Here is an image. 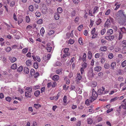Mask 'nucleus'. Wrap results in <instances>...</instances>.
<instances>
[{"instance_id":"nucleus-1","label":"nucleus","mask_w":126,"mask_h":126,"mask_svg":"<svg viewBox=\"0 0 126 126\" xmlns=\"http://www.w3.org/2000/svg\"><path fill=\"white\" fill-rule=\"evenodd\" d=\"M114 20L111 17H110L109 18H108L105 24V27H110L111 23H113V22Z\"/></svg>"},{"instance_id":"nucleus-2","label":"nucleus","mask_w":126,"mask_h":126,"mask_svg":"<svg viewBox=\"0 0 126 126\" xmlns=\"http://www.w3.org/2000/svg\"><path fill=\"white\" fill-rule=\"evenodd\" d=\"M97 96V94L94 91V89L92 90V99L90 101L91 102H93L94 100H95Z\"/></svg>"},{"instance_id":"nucleus-3","label":"nucleus","mask_w":126,"mask_h":126,"mask_svg":"<svg viewBox=\"0 0 126 126\" xmlns=\"http://www.w3.org/2000/svg\"><path fill=\"white\" fill-rule=\"evenodd\" d=\"M77 75V77L76 78V81L77 83H79V81L81 80L82 76L79 73H78Z\"/></svg>"},{"instance_id":"nucleus-4","label":"nucleus","mask_w":126,"mask_h":126,"mask_svg":"<svg viewBox=\"0 0 126 126\" xmlns=\"http://www.w3.org/2000/svg\"><path fill=\"white\" fill-rule=\"evenodd\" d=\"M51 57V54H48L47 56H45L43 57V61L45 62H47L48 60L50 59Z\"/></svg>"},{"instance_id":"nucleus-5","label":"nucleus","mask_w":126,"mask_h":126,"mask_svg":"<svg viewBox=\"0 0 126 126\" xmlns=\"http://www.w3.org/2000/svg\"><path fill=\"white\" fill-rule=\"evenodd\" d=\"M93 106L91 105L88 107V108L89 109L88 111L89 112H91V113H92L95 112V110L93 108Z\"/></svg>"},{"instance_id":"nucleus-6","label":"nucleus","mask_w":126,"mask_h":126,"mask_svg":"<svg viewBox=\"0 0 126 126\" xmlns=\"http://www.w3.org/2000/svg\"><path fill=\"white\" fill-rule=\"evenodd\" d=\"M94 75V74L93 73V71L92 69L90 70L88 73V75L89 77H93Z\"/></svg>"},{"instance_id":"nucleus-7","label":"nucleus","mask_w":126,"mask_h":126,"mask_svg":"<svg viewBox=\"0 0 126 126\" xmlns=\"http://www.w3.org/2000/svg\"><path fill=\"white\" fill-rule=\"evenodd\" d=\"M105 90V88L103 87H102V89H99L97 91V94L99 95H101L103 94V91Z\"/></svg>"},{"instance_id":"nucleus-8","label":"nucleus","mask_w":126,"mask_h":126,"mask_svg":"<svg viewBox=\"0 0 126 126\" xmlns=\"http://www.w3.org/2000/svg\"><path fill=\"white\" fill-rule=\"evenodd\" d=\"M32 57L34 60L36 61V60L38 62H40L41 60L39 56H37L35 57L34 56H32Z\"/></svg>"},{"instance_id":"nucleus-9","label":"nucleus","mask_w":126,"mask_h":126,"mask_svg":"<svg viewBox=\"0 0 126 126\" xmlns=\"http://www.w3.org/2000/svg\"><path fill=\"white\" fill-rule=\"evenodd\" d=\"M31 93L30 92L26 91L25 93V97L27 98L31 97L32 96Z\"/></svg>"},{"instance_id":"nucleus-10","label":"nucleus","mask_w":126,"mask_h":126,"mask_svg":"<svg viewBox=\"0 0 126 126\" xmlns=\"http://www.w3.org/2000/svg\"><path fill=\"white\" fill-rule=\"evenodd\" d=\"M102 67L100 66H98L95 67L94 68V70L95 71L97 72H99L101 70Z\"/></svg>"},{"instance_id":"nucleus-11","label":"nucleus","mask_w":126,"mask_h":126,"mask_svg":"<svg viewBox=\"0 0 126 126\" xmlns=\"http://www.w3.org/2000/svg\"><path fill=\"white\" fill-rule=\"evenodd\" d=\"M59 79V76L57 75H55L53 76L52 79L55 81H57Z\"/></svg>"},{"instance_id":"nucleus-12","label":"nucleus","mask_w":126,"mask_h":126,"mask_svg":"<svg viewBox=\"0 0 126 126\" xmlns=\"http://www.w3.org/2000/svg\"><path fill=\"white\" fill-rule=\"evenodd\" d=\"M113 31L112 29H110L108 30L107 34L108 35H111L113 33Z\"/></svg>"},{"instance_id":"nucleus-13","label":"nucleus","mask_w":126,"mask_h":126,"mask_svg":"<svg viewBox=\"0 0 126 126\" xmlns=\"http://www.w3.org/2000/svg\"><path fill=\"white\" fill-rule=\"evenodd\" d=\"M55 19L56 20H58L60 16L59 14L58 13H56L54 15Z\"/></svg>"},{"instance_id":"nucleus-14","label":"nucleus","mask_w":126,"mask_h":126,"mask_svg":"<svg viewBox=\"0 0 126 126\" xmlns=\"http://www.w3.org/2000/svg\"><path fill=\"white\" fill-rule=\"evenodd\" d=\"M107 47L106 46H102L100 47V50L102 51H105L106 50Z\"/></svg>"},{"instance_id":"nucleus-15","label":"nucleus","mask_w":126,"mask_h":126,"mask_svg":"<svg viewBox=\"0 0 126 126\" xmlns=\"http://www.w3.org/2000/svg\"><path fill=\"white\" fill-rule=\"evenodd\" d=\"M69 55H70V53H65L63 55V56L62 57V54H61V58L62 59L63 58L64 59H65V57H66L67 56H69Z\"/></svg>"},{"instance_id":"nucleus-16","label":"nucleus","mask_w":126,"mask_h":126,"mask_svg":"<svg viewBox=\"0 0 126 126\" xmlns=\"http://www.w3.org/2000/svg\"><path fill=\"white\" fill-rule=\"evenodd\" d=\"M17 68V64L15 63L13 64L11 67V68L13 70L16 69Z\"/></svg>"},{"instance_id":"nucleus-17","label":"nucleus","mask_w":126,"mask_h":126,"mask_svg":"<svg viewBox=\"0 0 126 126\" xmlns=\"http://www.w3.org/2000/svg\"><path fill=\"white\" fill-rule=\"evenodd\" d=\"M48 9L46 7H45L42 10V13L44 14H45L47 13L48 11Z\"/></svg>"},{"instance_id":"nucleus-18","label":"nucleus","mask_w":126,"mask_h":126,"mask_svg":"<svg viewBox=\"0 0 126 126\" xmlns=\"http://www.w3.org/2000/svg\"><path fill=\"white\" fill-rule=\"evenodd\" d=\"M32 61L31 60H28L26 62V64L28 66H30L31 64Z\"/></svg>"},{"instance_id":"nucleus-19","label":"nucleus","mask_w":126,"mask_h":126,"mask_svg":"<svg viewBox=\"0 0 126 126\" xmlns=\"http://www.w3.org/2000/svg\"><path fill=\"white\" fill-rule=\"evenodd\" d=\"M9 59L12 63H14L16 60V58L14 57H10L9 58Z\"/></svg>"},{"instance_id":"nucleus-20","label":"nucleus","mask_w":126,"mask_h":126,"mask_svg":"<svg viewBox=\"0 0 126 126\" xmlns=\"http://www.w3.org/2000/svg\"><path fill=\"white\" fill-rule=\"evenodd\" d=\"M116 63L115 62H112L111 64V67L112 69H114L115 67L116 66Z\"/></svg>"},{"instance_id":"nucleus-21","label":"nucleus","mask_w":126,"mask_h":126,"mask_svg":"<svg viewBox=\"0 0 126 126\" xmlns=\"http://www.w3.org/2000/svg\"><path fill=\"white\" fill-rule=\"evenodd\" d=\"M119 97H115L114 98L111 99L110 101V102H112L114 101H115L119 99Z\"/></svg>"},{"instance_id":"nucleus-22","label":"nucleus","mask_w":126,"mask_h":126,"mask_svg":"<svg viewBox=\"0 0 126 126\" xmlns=\"http://www.w3.org/2000/svg\"><path fill=\"white\" fill-rule=\"evenodd\" d=\"M87 122L88 124H91L93 123V120L92 118H89L87 119Z\"/></svg>"},{"instance_id":"nucleus-23","label":"nucleus","mask_w":126,"mask_h":126,"mask_svg":"<svg viewBox=\"0 0 126 126\" xmlns=\"http://www.w3.org/2000/svg\"><path fill=\"white\" fill-rule=\"evenodd\" d=\"M45 32V31L44 28L43 27L40 30V33L41 36H43Z\"/></svg>"},{"instance_id":"nucleus-24","label":"nucleus","mask_w":126,"mask_h":126,"mask_svg":"<svg viewBox=\"0 0 126 126\" xmlns=\"http://www.w3.org/2000/svg\"><path fill=\"white\" fill-rule=\"evenodd\" d=\"M27 92H32V88L31 87H26L25 89Z\"/></svg>"},{"instance_id":"nucleus-25","label":"nucleus","mask_w":126,"mask_h":126,"mask_svg":"<svg viewBox=\"0 0 126 126\" xmlns=\"http://www.w3.org/2000/svg\"><path fill=\"white\" fill-rule=\"evenodd\" d=\"M110 65L108 63H105L104 65V68L106 69H109L110 68Z\"/></svg>"},{"instance_id":"nucleus-26","label":"nucleus","mask_w":126,"mask_h":126,"mask_svg":"<svg viewBox=\"0 0 126 126\" xmlns=\"http://www.w3.org/2000/svg\"><path fill=\"white\" fill-rule=\"evenodd\" d=\"M120 30L123 33H126V29L125 28L123 27L120 28Z\"/></svg>"},{"instance_id":"nucleus-27","label":"nucleus","mask_w":126,"mask_h":126,"mask_svg":"<svg viewBox=\"0 0 126 126\" xmlns=\"http://www.w3.org/2000/svg\"><path fill=\"white\" fill-rule=\"evenodd\" d=\"M24 72L26 74H28L29 72L28 68L26 67H24Z\"/></svg>"},{"instance_id":"nucleus-28","label":"nucleus","mask_w":126,"mask_h":126,"mask_svg":"<svg viewBox=\"0 0 126 126\" xmlns=\"http://www.w3.org/2000/svg\"><path fill=\"white\" fill-rule=\"evenodd\" d=\"M88 55L89 59H91L92 57V53L91 51H89L88 52Z\"/></svg>"},{"instance_id":"nucleus-29","label":"nucleus","mask_w":126,"mask_h":126,"mask_svg":"<svg viewBox=\"0 0 126 126\" xmlns=\"http://www.w3.org/2000/svg\"><path fill=\"white\" fill-rule=\"evenodd\" d=\"M123 35L122 33H121V32L119 33V34L118 38V39L120 40L122 39L123 38Z\"/></svg>"},{"instance_id":"nucleus-30","label":"nucleus","mask_w":126,"mask_h":126,"mask_svg":"<svg viewBox=\"0 0 126 126\" xmlns=\"http://www.w3.org/2000/svg\"><path fill=\"white\" fill-rule=\"evenodd\" d=\"M40 92L39 91H37L34 93V94L35 96L37 97L40 94Z\"/></svg>"},{"instance_id":"nucleus-31","label":"nucleus","mask_w":126,"mask_h":126,"mask_svg":"<svg viewBox=\"0 0 126 126\" xmlns=\"http://www.w3.org/2000/svg\"><path fill=\"white\" fill-rule=\"evenodd\" d=\"M43 22V20L42 19H39L37 21V23L38 24H41Z\"/></svg>"},{"instance_id":"nucleus-32","label":"nucleus","mask_w":126,"mask_h":126,"mask_svg":"<svg viewBox=\"0 0 126 126\" xmlns=\"http://www.w3.org/2000/svg\"><path fill=\"white\" fill-rule=\"evenodd\" d=\"M122 45L123 47H126V40L123 41L122 42Z\"/></svg>"},{"instance_id":"nucleus-33","label":"nucleus","mask_w":126,"mask_h":126,"mask_svg":"<svg viewBox=\"0 0 126 126\" xmlns=\"http://www.w3.org/2000/svg\"><path fill=\"white\" fill-rule=\"evenodd\" d=\"M79 43L81 45H83V42L82 39V38H80L79 40Z\"/></svg>"},{"instance_id":"nucleus-34","label":"nucleus","mask_w":126,"mask_h":126,"mask_svg":"<svg viewBox=\"0 0 126 126\" xmlns=\"http://www.w3.org/2000/svg\"><path fill=\"white\" fill-rule=\"evenodd\" d=\"M23 20V19L21 17H19L18 20V25L21 23Z\"/></svg>"},{"instance_id":"nucleus-35","label":"nucleus","mask_w":126,"mask_h":126,"mask_svg":"<svg viewBox=\"0 0 126 126\" xmlns=\"http://www.w3.org/2000/svg\"><path fill=\"white\" fill-rule=\"evenodd\" d=\"M61 65V63L59 62H57L54 64L55 66H60Z\"/></svg>"},{"instance_id":"nucleus-36","label":"nucleus","mask_w":126,"mask_h":126,"mask_svg":"<svg viewBox=\"0 0 126 126\" xmlns=\"http://www.w3.org/2000/svg\"><path fill=\"white\" fill-rule=\"evenodd\" d=\"M29 9L31 12L33 11L34 10V8L33 6L32 5L30 6L29 7Z\"/></svg>"},{"instance_id":"nucleus-37","label":"nucleus","mask_w":126,"mask_h":126,"mask_svg":"<svg viewBox=\"0 0 126 126\" xmlns=\"http://www.w3.org/2000/svg\"><path fill=\"white\" fill-rule=\"evenodd\" d=\"M77 98H79V99H77V103H79L81 100L82 96L80 95H79L78 96Z\"/></svg>"},{"instance_id":"nucleus-38","label":"nucleus","mask_w":126,"mask_h":126,"mask_svg":"<svg viewBox=\"0 0 126 126\" xmlns=\"http://www.w3.org/2000/svg\"><path fill=\"white\" fill-rule=\"evenodd\" d=\"M121 65L123 67H124L126 66V60L123 61Z\"/></svg>"},{"instance_id":"nucleus-39","label":"nucleus","mask_w":126,"mask_h":126,"mask_svg":"<svg viewBox=\"0 0 126 126\" xmlns=\"http://www.w3.org/2000/svg\"><path fill=\"white\" fill-rule=\"evenodd\" d=\"M28 48L26 47L25 48H24L22 50V52L23 53H26L28 51Z\"/></svg>"},{"instance_id":"nucleus-40","label":"nucleus","mask_w":126,"mask_h":126,"mask_svg":"<svg viewBox=\"0 0 126 126\" xmlns=\"http://www.w3.org/2000/svg\"><path fill=\"white\" fill-rule=\"evenodd\" d=\"M105 61V58L104 57H103L101 58L100 62L101 63L103 64L104 63Z\"/></svg>"},{"instance_id":"nucleus-41","label":"nucleus","mask_w":126,"mask_h":126,"mask_svg":"<svg viewBox=\"0 0 126 126\" xmlns=\"http://www.w3.org/2000/svg\"><path fill=\"white\" fill-rule=\"evenodd\" d=\"M11 49H12L11 47H7L5 48V50L6 52H8L10 51Z\"/></svg>"},{"instance_id":"nucleus-42","label":"nucleus","mask_w":126,"mask_h":126,"mask_svg":"<svg viewBox=\"0 0 126 126\" xmlns=\"http://www.w3.org/2000/svg\"><path fill=\"white\" fill-rule=\"evenodd\" d=\"M35 15L38 17H39L41 15L40 13L38 11L36 12L35 13Z\"/></svg>"},{"instance_id":"nucleus-43","label":"nucleus","mask_w":126,"mask_h":126,"mask_svg":"<svg viewBox=\"0 0 126 126\" xmlns=\"http://www.w3.org/2000/svg\"><path fill=\"white\" fill-rule=\"evenodd\" d=\"M111 10L110 9H108L107 10L106 12H105V15H109L110 13L111 12Z\"/></svg>"},{"instance_id":"nucleus-44","label":"nucleus","mask_w":126,"mask_h":126,"mask_svg":"<svg viewBox=\"0 0 126 126\" xmlns=\"http://www.w3.org/2000/svg\"><path fill=\"white\" fill-rule=\"evenodd\" d=\"M30 73L31 76H33L35 73V70L34 69H32L30 71Z\"/></svg>"},{"instance_id":"nucleus-45","label":"nucleus","mask_w":126,"mask_h":126,"mask_svg":"<svg viewBox=\"0 0 126 126\" xmlns=\"http://www.w3.org/2000/svg\"><path fill=\"white\" fill-rule=\"evenodd\" d=\"M98 7H97L95 6L94 7V13H95L97 12L98 11Z\"/></svg>"},{"instance_id":"nucleus-46","label":"nucleus","mask_w":126,"mask_h":126,"mask_svg":"<svg viewBox=\"0 0 126 126\" xmlns=\"http://www.w3.org/2000/svg\"><path fill=\"white\" fill-rule=\"evenodd\" d=\"M23 68L22 66H20L17 69V71L19 72H20L22 71Z\"/></svg>"},{"instance_id":"nucleus-47","label":"nucleus","mask_w":126,"mask_h":126,"mask_svg":"<svg viewBox=\"0 0 126 126\" xmlns=\"http://www.w3.org/2000/svg\"><path fill=\"white\" fill-rule=\"evenodd\" d=\"M30 21V17L28 16H27L26 17V21L27 23L29 22Z\"/></svg>"},{"instance_id":"nucleus-48","label":"nucleus","mask_w":126,"mask_h":126,"mask_svg":"<svg viewBox=\"0 0 126 126\" xmlns=\"http://www.w3.org/2000/svg\"><path fill=\"white\" fill-rule=\"evenodd\" d=\"M5 99L6 101L8 102H10L12 100L11 98L10 97L8 96L5 98Z\"/></svg>"},{"instance_id":"nucleus-49","label":"nucleus","mask_w":126,"mask_h":126,"mask_svg":"<svg viewBox=\"0 0 126 126\" xmlns=\"http://www.w3.org/2000/svg\"><path fill=\"white\" fill-rule=\"evenodd\" d=\"M108 58L110 59H112L113 57V55L112 53H109L108 55Z\"/></svg>"},{"instance_id":"nucleus-50","label":"nucleus","mask_w":126,"mask_h":126,"mask_svg":"<svg viewBox=\"0 0 126 126\" xmlns=\"http://www.w3.org/2000/svg\"><path fill=\"white\" fill-rule=\"evenodd\" d=\"M86 57V54L84 53L83 55V58H82L83 62L85 61Z\"/></svg>"},{"instance_id":"nucleus-51","label":"nucleus","mask_w":126,"mask_h":126,"mask_svg":"<svg viewBox=\"0 0 126 126\" xmlns=\"http://www.w3.org/2000/svg\"><path fill=\"white\" fill-rule=\"evenodd\" d=\"M57 10L58 12L59 13H61L63 11L61 7L58 8L57 9Z\"/></svg>"},{"instance_id":"nucleus-52","label":"nucleus","mask_w":126,"mask_h":126,"mask_svg":"<svg viewBox=\"0 0 126 126\" xmlns=\"http://www.w3.org/2000/svg\"><path fill=\"white\" fill-rule=\"evenodd\" d=\"M106 32V30L104 28L102 29L101 32V34L102 35H103L104 34V33Z\"/></svg>"},{"instance_id":"nucleus-53","label":"nucleus","mask_w":126,"mask_h":126,"mask_svg":"<svg viewBox=\"0 0 126 126\" xmlns=\"http://www.w3.org/2000/svg\"><path fill=\"white\" fill-rule=\"evenodd\" d=\"M74 41L72 39H70L69 40L68 43L70 44H72L74 43Z\"/></svg>"},{"instance_id":"nucleus-54","label":"nucleus","mask_w":126,"mask_h":126,"mask_svg":"<svg viewBox=\"0 0 126 126\" xmlns=\"http://www.w3.org/2000/svg\"><path fill=\"white\" fill-rule=\"evenodd\" d=\"M101 22V19L100 18H99L96 22V24L97 25H98Z\"/></svg>"},{"instance_id":"nucleus-55","label":"nucleus","mask_w":126,"mask_h":126,"mask_svg":"<svg viewBox=\"0 0 126 126\" xmlns=\"http://www.w3.org/2000/svg\"><path fill=\"white\" fill-rule=\"evenodd\" d=\"M34 106L36 109H38L39 107H41V105L38 104H34Z\"/></svg>"},{"instance_id":"nucleus-56","label":"nucleus","mask_w":126,"mask_h":126,"mask_svg":"<svg viewBox=\"0 0 126 126\" xmlns=\"http://www.w3.org/2000/svg\"><path fill=\"white\" fill-rule=\"evenodd\" d=\"M67 96L66 95H64L63 98V101L64 103H66L67 102Z\"/></svg>"},{"instance_id":"nucleus-57","label":"nucleus","mask_w":126,"mask_h":126,"mask_svg":"<svg viewBox=\"0 0 126 126\" xmlns=\"http://www.w3.org/2000/svg\"><path fill=\"white\" fill-rule=\"evenodd\" d=\"M83 27L82 25H79L78 28V30L79 31H81L82 28Z\"/></svg>"},{"instance_id":"nucleus-58","label":"nucleus","mask_w":126,"mask_h":126,"mask_svg":"<svg viewBox=\"0 0 126 126\" xmlns=\"http://www.w3.org/2000/svg\"><path fill=\"white\" fill-rule=\"evenodd\" d=\"M52 47H48L46 48V49L48 52H50L51 51Z\"/></svg>"},{"instance_id":"nucleus-59","label":"nucleus","mask_w":126,"mask_h":126,"mask_svg":"<svg viewBox=\"0 0 126 126\" xmlns=\"http://www.w3.org/2000/svg\"><path fill=\"white\" fill-rule=\"evenodd\" d=\"M54 33V31L53 30H50L48 32V34L49 35H50L53 34Z\"/></svg>"},{"instance_id":"nucleus-60","label":"nucleus","mask_w":126,"mask_h":126,"mask_svg":"<svg viewBox=\"0 0 126 126\" xmlns=\"http://www.w3.org/2000/svg\"><path fill=\"white\" fill-rule=\"evenodd\" d=\"M87 66V64L86 63H84L82 65V67L83 68H86Z\"/></svg>"},{"instance_id":"nucleus-61","label":"nucleus","mask_w":126,"mask_h":126,"mask_svg":"<svg viewBox=\"0 0 126 126\" xmlns=\"http://www.w3.org/2000/svg\"><path fill=\"white\" fill-rule=\"evenodd\" d=\"M94 21L92 20H91L90 24L89 25V26L90 27H91L93 25V23Z\"/></svg>"},{"instance_id":"nucleus-62","label":"nucleus","mask_w":126,"mask_h":126,"mask_svg":"<svg viewBox=\"0 0 126 126\" xmlns=\"http://www.w3.org/2000/svg\"><path fill=\"white\" fill-rule=\"evenodd\" d=\"M62 70L61 69H58L56 71V73L58 74H62Z\"/></svg>"},{"instance_id":"nucleus-63","label":"nucleus","mask_w":126,"mask_h":126,"mask_svg":"<svg viewBox=\"0 0 126 126\" xmlns=\"http://www.w3.org/2000/svg\"><path fill=\"white\" fill-rule=\"evenodd\" d=\"M122 106L124 109H126V102L122 105Z\"/></svg>"},{"instance_id":"nucleus-64","label":"nucleus","mask_w":126,"mask_h":126,"mask_svg":"<svg viewBox=\"0 0 126 126\" xmlns=\"http://www.w3.org/2000/svg\"><path fill=\"white\" fill-rule=\"evenodd\" d=\"M122 52L123 54L126 53V47H124V48L123 49Z\"/></svg>"}]
</instances>
